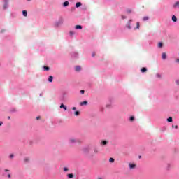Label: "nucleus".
<instances>
[{"instance_id": "obj_1", "label": "nucleus", "mask_w": 179, "mask_h": 179, "mask_svg": "<svg viewBox=\"0 0 179 179\" xmlns=\"http://www.w3.org/2000/svg\"><path fill=\"white\" fill-rule=\"evenodd\" d=\"M129 167L131 170H134V169H136V164H135L134 163H129Z\"/></svg>"}, {"instance_id": "obj_2", "label": "nucleus", "mask_w": 179, "mask_h": 179, "mask_svg": "<svg viewBox=\"0 0 179 179\" xmlns=\"http://www.w3.org/2000/svg\"><path fill=\"white\" fill-rule=\"evenodd\" d=\"M75 29H76V30H82L83 27H82V25H76V26L75 27Z\"/></svg>"}, {"instance_id": "obj_3", "label": "nucleus", "mask_w": 179, "mask_h": 179, "mask_svg": "<svg viewBox=\"0 0 179 179\" xmlns=\"http://www.w3.org/2000/svg\"><path fill=\"white\" fill-rule=\"evenodd\" d=\"M76 142V139L71 138L69 139V143H75Z\"/></svg>"}, {"instance_id": "obj_4", "label": "nucleus", "mask_w": 179, "mask_h": 179, "mask_svg": "<svg viewBox=\"0 0 179 179\" xmlns=\"http://www.w3.org/2000/svg\"><path fill=\"white\" fill-rule=\"evenodd\" d=\"M132 22V20H130L129 23L127 24V27H128L129 29H132L131 27V22Z\"/></svg>"}, {"instance_id": "obj_5", "label": "nucleus", "mask_w": 179, "mask_h": 179, "mask_svg": "<svg viewBox=\"0 0 179 179\" xmlns=\"http://www.w3.org/2000/svg\"><path fill=\"white\" fill-rule=\"evenodd\" d=\"M162 57V59H166L167 58V54H166V52H163Z\"/></svg>"}, {"instance_id": "obj_6", "label": "nucleus", "mask_w": 179, "mask_h": 179, "mask_svg": "<svg viewBox=\"0 0 179 179\" xmlns=\"http://www.w3.org/2000/svg\"><path fill=\"white\" fill-rule=\"evenodd\" d=\"M87 101H84L80 103V106H87Z\"/></svg>"}, {"instance_id": "obj_7", "label": "nucleus", "mask_w": 179, "mask_h": 179, "mask_svg": "<svg viewBox=\"0 0 179 179\" xmlns=\"http://www.w3.org/2000/svg\"><path fill=\"white\" fill-rule=\"evenodd\" d=\"M80 6H82V3H80V2H77V3H76V8H79V7H80Z\"/></svg>"}, {"instance_id": "obj_8", "label": "nucleus", "mask_w": 179, "mask_h": 179, "mask_svg": "<svg viewBox=\"0 0 179 179\" xmlns=\"http://www.w3.org/2000/svg\"><path fill=\"white\" fill-rule=\"evenodd\" d=\"M54 79V77L52 76H50L48 80V82H52V80Z\"/></svg>"}, {"instance_id": "obj_9", "label": "nucleus", "mask_w": 179, "mask_h": 179, "mask_svg": "<svg viewBox=\"0 0 179 179\" xmlns=\"http://www.w3.org/2000/svg\"><path fill=\"white\" fill-rule=\"evenodd\" d=\"M24 163H29L30 162V158L26 157L24 159Z\"/></svg>"}, {"instance_id": "obj_10", "label": "nucleus", "mask_w": 179, "mask_h": 179, "mask_svg": "<svg viewBox=\"0 0 179 179\" xmlns=\"http://www.w3.org/2000/svg\"><path fill=\"white\" fill-rule=\"evenodd\" d=\"M60 108H64V110H68V108L66 107V106L62 104L60 106Z\"/></svg>"}, {"instance_id": "obj_11", "label": "nucleus", "mask_w": 179, "mask_h": 179, "mask_svg": "<svg viewBox=\"0 0 179 179\" xmlns=\"http://www.w3.org/2000/svg\"><path fill=\"white\" fill-rule=\"evenodd\" d=\"M141 72H142L143 73H144V72H147L148 69H146V67H143V68L141 69Z\"/></svg>"}, {"instance_id": "obj_12", "label": "nucleus", "mask_w": 179, "mask_h": 179, "mask_svg": "<svg viewBox=\"0 0 179 179\" xmlns=\"http://www.w3.org/2000/svg\"><path fill=\"white\" fill-rule=\"evenodd\" d=\"M68 178H73V173H69L67 174Z\"/></svg>"}, {"instance_id": "obj_13", "label": "nucleus", "mask_w": 179, "mask_h": 179, "mask_svg": "<svg viewBox=\"0 0 179 179\" xmlns=\"http://www.w3.org/2000/svg\"><path fill=\"white\" fill-rule=\"evenodd\" d=\"M81 68L80 66H76V72H79V71H80Z\"/></svg>"}, {"instance_id": "obj_14", "label": "nucleus", "mask_w": 179, "mask_h": 179, "mask_svg": "<svg viewBox=\"0 0 179 179\" xmlns=\"http://www.w3.org/2000/svg\"><path fill=\"white\" fill-rule=\"evenodd\" d=\"M22 15H23V16H24L25 17H27V11L23 10V11H22Z\"/></svg>"}, {"instance_id": "obj_15", "label": "nucleus", "mask_w": 179, "mask_h": 179, "mask_svg": "<svg viewBox=\"0 0 179 179\" xmlns=\"http://www.w3.org/2000/svg\"><path fill=\"white\" fill-rule=\"evenodd\" d=\"M172 20H173V22H177V17H176V15H173Z\"/></svg>"}, {"instance_id": "obj_16", "label": "nucleus", "mask_w": 179, "mask_h": 179, "mask_svg": "<svg viewBox=\"0 0 179 179\" xmlns=\"http://www.w3.org/2000/svg\"><path fill=\"white\" fill-rule=\"evenodd\" d=\"M167 121H168V122H173V117H169L167 119Z\"/></svg>"}, {"instance_id": "obj_17", "label": "nucleus", "mask_w": 179, "mask_h": 179, "mask_svg": "<svg viewBox=\"0 0 179 179\" xmlns=\"http://www.w3.org/2000/svg\"><path fill=\"white\" fill-rule=\"evenodd\" d=\"M68 5H69V1H65L64 3H63V6H68Z\"/></svg>"}, {"instance_id": "obj_18", "label": "nucleus", "mask_w": 179, "mask_h": 179, "mask_svg": "<svg viewBox=\"0 0 179 179\" xmlns=\"http://www.w3.org/2000/svg\"><path fill=\"white\" fill-rule=\"evenodd\" d=\"M108 143V142H107V141H101V144L104 145L106 146V145H107Z\"/></svg>"}, {"instance_id": "obj_19", "label": "nucleus", "mask_w": 179, "mask_h": 179, "mask_svg": "<svg viewBox=\"0 0 179 179\" xmlns=\"http://www.w3.org/2000/svg\"><path fill=\"white\" fill-rule=\"evenodd\" d=\"M158 47H159V48H162L163 47V43L159 42V43H158Z\"/></svg>"}, {"instance_id": "obj_20", "label": "nucleus", "mask_w": 179, "mask_h": 179, "mask_svg": "<svg viewBox=\"0 0 179 179\" xmlns=\"http://www.w3.org/2000/svg\"><path fill=\"white\" fill-rule=\"evenodd\" d=\"M94 153H99V148H94Z\"/></svg>"}, {"instance_id": "obj_21", "label": "nucleus", "mask_w": 179, "mask_h": 179, "mask_svg": "<svg viewBox=\"0 0 179 179\" xmlns=\"http://www.w3.org/2000/svg\"><path fill=\"white\" fill-rule=\"evenodd\" d=\"M143 20L144 22H146V20H149V17H144L143 18Z\"/></svg>"}, {"instance_id": "obj_22", "label": "nucleus", "mask_w": 179, "mask_h": 179, "mask_svg": "<svg viewBox=\"0 0 179 179\" xmlns=\"http://www.w3.org/2000/svg\"><path fill=\"white\" fill-rule=\"evenodd\" d=\"M109 162H110V163H114V162H115L114 158H110Z\"/></svg>"}, {"instance_id": "obj_23", "label": "nucleus", "mask_w": 179, "mask_h": 179, "mask_svg": "<svg viewBox=\"0 0 179 179\" xmlns=\"http://www.w3.org/2000/svg\"><path fill=\"white\" fill-rule=\"evenodd\" d=\"M63 171H64V172L69 171V169H68V168H66V167H64V168L63 169Z\"/></svg>"}, {"instance_id": "obj_24", "label": "nucleus", "mask_w": 179, "mask_h": 179, "mask_svg": "<svg viewBox=\"0 0 179 179\" xmlns=\"http://www.w3.org/2000/svg\"><path fill=\"white\" fill-rule=\"evenodd\" d=\"M74 114L76 117H78L80 113L79 111H76Z\"/></svg>"}, {"instance_id": "obj_25", "label": "nucleus", "mask_w": 179, "mask_h": 179, "mask_svg": "<svg viewBox=\"0 0 179 179\" xmlns=\"http://www.w3.org/2000/svg\"><path fill=\"white\" fill-rule=\"evenodd\" d=\"M43 68H44L45 71H50V67H48V66H45Z\"/></svg>"}, {"instance_id": "obj_26", "label": "nucleus", "mask_w": 179, "mask_h": 179, "mask_svg": "<svg viewBox=\"0 0 179 179\" xmlns=\"http://www.w3.org/2000/svg\"><path fill=\"white\" fill-rule=\"evenodd\" d=\"M135 117L134 116L130 117L129 121H134Z\"/></svg>"}, {"instance_id": "obj_27", "label": "nucleus", "mask_w": 179, "mask_h": 179, "mask_svg": "<svg viewBox=\"0 0 179 179\" xmlns=\"http://www.w3.org/2000/svg\"><path fill=\"white\" fill-rule=\"evenodd\" d=\"M136 29H139V22L136 23Z\"/></svg>"}, {"instance_id": "obj_28", "label": "nucleus", "mask_w": 179, "mask_h": 179, "mask_svg": "<svg viewBox=\"0 0 179 179\" xmlns=\"http://www.w3.org/2000/svg\"><path fill=\"white\" fill-rule=\"evenodd\" d=\"M80 93H81V94H85V90H80Z\"/></svg>"}, {"instance_id": "obj_29", "label": "nucleus", "mask_w": 179, "mask_h": 179, "mask_svg": "<svg viewBox=\"0 0 179 179\" xmlns=\"http://www.w3.org/2000/svg\"><path fill=\"white\" fill-rule=\"evenodd\" d=\"M70 34L71 36H73V34H75V32L70 31Z\"/></svg>"}, {"instance_id": "obj_30", "label": "nucleus", "mask_w": 179, "mask_h": 179, "mask_svg": "<svg viewBox=\"0 0 179 179\" xmlns=\"http://www.w3.org/2000/svg\"><path fill=\"white\" fill-rule=\"evenodd\" d=\"M13 154L10 155V159H13Z\"/></svg>"}, {"instance_id": "obj_31", "label": "nucleus", "mask_w": 179, "mask_h": 179, "mask_svg": "<svg viewBox=\"0 0 179 179\" xmlns=\"http://www.w3.org/2000/svg\"><path fill=\"white\" fill-rule=\"evenodd\" d=\"M122 19H127V17L122 15Z\"/></svg>"}, {"instance_id": "obj_32", "label": "nucleus", "mask_w": 179, "mask_h": 179, "mask_svg": "<svg viewBox=\"0 0 179 179\" xmlns=\"http://www.w3.org/2000/svg\"><path fill=\"white\" fill-rule=\"evenodd\" d=\"M173 127V128H176V129H177V128H178V126H177V125H176L175 127L174 126H172Z\"/></svg>"}, {"instance_id": "obj_33", "label": "nucleus", "mask_w": 179, "mask_h": 179, "mask_svg": "<svg viewBox=\"0 0 179 179\" xmlns=\"http://www.w3.org/2000/svg\"><path fill=\"white\" fill-rule=\"evenodd\" d=\"M157 76L158 78H161V77H162V76H160V74H157Z\"/></svg>"}, {"instance_id": "obj_34", "label": "nucleus", "mask_w": 179, "mask_h": 179, "mask_svg": "<svg viewBox=\"0 0 179 179\" xmlns=\"http://www.w3.org/2000/svg\"><path fill=\"white\" fill-rule=\"evenodd\" d=\"M176 84H177V85H179V80H176Z\"/></svg>"}, {"instance_id": "obj_35", "label": "nucleus", "mask_w": 179, "mask_h": 179, "mask_svg": "<svg viewBox=\"0 0 179 179\" xmlns=\"http://www.w3.org/2000/svg\"><path fill=\"white\" fill-rule=\"evenodd\" d=\"M72 110H73L75 111V110H76V107H73Z\"/></svg>"}, {"instance_id": "obj_36", "label": "nucleus", "mask_w": 179, "mask_h": 179, "mask_svg": "<svg viewBox=\"0 0 179 179\" xmlns=\"http://www.w3.org/2000/svg\"><path fill=\"white\" fill-rule=\"evenodd\" d=\"M95 55H96V53L93 52L92 53V57H95Z\"/></svg>"}, {"instance_id": "obj_37", "label": "nucleus", "mask_w": 179, "mask_h": 179, "mask_svg": "<svg viewBox=\"0 0 179 179\" xmlns=\"http://www.w3.org/2000/svg\"><path fill=\"white\" fill-rule=\"evenodd\" d=\"M131 10H127V13H131Z\"/></svg>"}, {"instance_id": "obj_38", "label": "nucleus", "mask_w": 179, "mask_h": 179, "mask_svg": "<svg viewBox=\"0 0 179 179\" xmlns=\"http://www.w3.org/2000/svg\"><path fill=\"white\" fill-rule=\"evenodd\" d=\"M176 62L179 64V59H177L176 60Z\"/></svg>"}, {"instance_id": "obj_39", "label": "nucleus", "mask_w": 179, "mask_h": 179, "mask_svg": "<svg viewBox=\"0 0 179 179\" xmlns=\"http://www.w3.org/2000/svg\"><path fill=\"white\" fill-rule=\"evenodd\" d=\"M40 118H41V117H40V116H38V117H36V120H40Z\"/></svg>"}, {"instance_id": "obj_40", "label": "nucleus", "mask_w": 179, "mask_h": 179, "mask_svg": "<svg viewBox=\"0 0 179 179\" xmlns=\"http://www.w3.org/2000/svg\"><path fill=\"white\" fill-rule=\"evenodd\" d=\"M3 124L2 122H0V127Z\"/></svg>"}, {"instance_id": "obj_41", "label": "nucleus", "mask_w": 179, "mask_h": 179, "mask_svg": "<svg viewBox=\"0 0 179 179\" xmlns=\"http://www.w3.org/2000/svg\"><path fill=\"white\" fill-rule=\"evenodd\" d=\"M8 120H10V116H8Z\"/></svg>"}, {"instance_id": "obj_42", "label": "nucleus", "mask_w": 179, "mask_h": 179, "mask_svg": "<svg viewBox=\"0 0 179 179\" xmlns=\"http://www.w3.org/2000/svg\"><path fill=\"white\" fill-rule=\"evenodd\" d=\"M8 178H10V174H8Z\"/></svg>"}, {"instance_id": "obj_43", "label": "nucleus", "mask_w": 179, "mask_h": 179, "mask_svg": "<svg viewBox=\"0 0 179 179\" xmlns=\"http://www.w3.org/2000/svg\"><path fill=\"white\" fill-rule=\"evenodd\" d=\"M5 171H9V170H8V169H5Z\"/></svg>"}, {"instance_id": "obj_44", "label": "nucleus", "mask_w": 179, "mask_h": 179, "mask_svg": "<svg viewBox=\"0 0 179 179\" xmlns=\"http://www.w3.org/2000/svg\"><path fill=\"white\" fill-rule=\"evenodd\" d=\"M98 179H103V178H98Z\"/></svg>"}, {"instance_id": "obj_45", "label": "nucleus", "mask_w": 179, "mask_h": 179, "mask_svg": "<svg viewBox=\"0 0 179 179\" xmlns=\"http://www.w3.org/2000/svg\"><path fill=\"white\" fill-rule=\"evenodd\" d=\"M4 8H6V6H4Z\"/></svg>"}, {"instance_id": "obj_46", "label": "nucleus", "mask_w": 179, "mask_h": 179, "mask_svg": "<svg viewBox=\"0 0 179 179\" xmlns=\"http://www.w3.org/2000/svg\"><path fill=\"white\" fill-rule=\"evenodd\" d=\"M141 157L140 156L139 158L141 159Z\"/></svg>"}, {"instance_id": "obj_47", "label": "nucleus", "mask_w": 179, "mask_h": 179, "mask_svg": "<svg viewBox=\"0 0 179 179\" xmlns=\"http://www.w3.org/2000/svg\"><path fill=\"white\" fill-rule=\"evenodd\" d=\"M28 1H30V0H28Z\"/></svg>"}]
</instances>
